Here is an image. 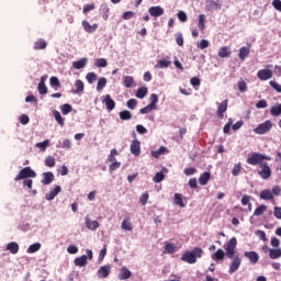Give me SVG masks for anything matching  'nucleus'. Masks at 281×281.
<instances>
[{
  "instance_id": "f257e3e1",
  "label": "nucleus",
  "mask_w": 281,
  "mask_h": 281,
  "mask_svg": "<svg viewBox=\"0 0 281 281\" xmlns=\"http://www.w3.org/2000/svg\"><path fill=\"white\" fill-rule=\"evenodd\" d=\"M203 256V249L201 248H194L191 251H186L181 260L183 262H188V265H194L196 262V258H201Z\"/></svg>"
},
{
  "instance_id": "f03ea898",
  "label": "nucleus",
  "mask_w": 281,
  "mask_h": 281,
  "mask_svg": "<svg viewBox=\"0 0 281 281\" xmlns=\"http://www.w3.org/2000/svg\"><path fill=\"white\" fill-rule=\"evenodd\" d=\"M265 159L267 161H271V157L260 154V153H252L250 155H248L247 158V164H249V166H260L261 164H265Z\"/></svg>"
},
{
  "instance_id": "7ed1b4c3",
  "label": "nucleus",
  "mask_w": 281,
  "mask_h": 281,
  "mask_svg": "<svg viewBox=\"0 0 281 281\" xmlns=\"http://www.w3.org/2000/svg\"><path fill=\"white\" fill-rule=\"evenodd\" d=\"M119 153L117 149H111L110 155L108 156L106 164H109V172H114V170H117L121 168L122 162L117 161Z\"/></svg>"
},
{
  "instance_id": "20e7f679",
  "label": "nucleus",
  "mask_w": 281,
  "mask_h": 281,
  "mask_svg": "<svg viewBox=\"0 0 281 281\" xmlns=\"http://www.w3.org/2000/svg\"><path fill=\"white\" fill-rule=\"evenodd\" d=\"M149 104L143 109H140V113L143 115H146L148 113H150V111H157V109H159V106L157 105L159 103V97L155 93L150 94L149 97Z\"/></svg>"
},
{
  "instance_id": "39448f33",
  "label": "nucleus",
  "mask_w": 281,
  "mask_h": 281,
  "mask_svg": "<svg viewBox=\"0 0 281 281\" xmlns=\"http://www.w3.org/2000/svg\"><path fill=\"white\" fill-rule=\"evenodd\" d=\"M236 247H238V239H236V237H232L224 246L227 258H234L237 255Z\"/></svg>"
},
{
  "instance_id": "423d86ee",
  "label": "nucleus",
  "mask_w": 281,
  "mask_h": 281,
  "mask_svg": "<svg viewBox=\"0 0 281 281\" xmlns=\"http://www.w3.org/2000/svg\"><path fill=\"white\" fill-rule=\"evenodd\" d=\"M86 254L87 255H82L80 257L75 258V267H87V260H93V250L86 249Z\"/></svg>"
},
{
  "instance_id": "0eeeda50",
  "label": "nucleus",
  "mask_w": 281,
  "mask_h": 281,
  "mask_svg": "<svg viewBox=\"0 0 281 281\" xmlns=\"http://www.w3.org/2000/svg\"><path fill=\"white\" fill-rule=\"evenodd\" d=\"M23 179H36V171H34L31 167L23 168L14 178V181H21Z\"/></svg>"
},
{
  "instance_id": "6e6552de",
  "label": "nucleus",
  "mask_w": 281,
  "mask_h": 281,
  "mask_svg": "<svg viewBox=\"0 0 281 281\" xmlns=\"http://www.w3.org/2000/svg\"><path fill=\"white\" fill-rule=\"evenodd\" d=\"M231 260L228 273L229 276L236 273L238 269H240V265H243V258H240V255L237 254L233 258H228Z\"/></svg>"
},
{
  "instance_id": "1a4fd4ad",
  "label": "nucleus",
  "mask_w": 281,
  "mask_h": 281,
  "mask_svg": "<svg viewBox=\"0 0 281 281\" xmlns=\"http://www.w3.org/2000/svg\"><path fill=\"white\" fill-rule=\"evenodd\" d=\"M271 128H273V123L271 121H265L254 130V133H256V135H266Z\"/></svg>"
},
{
  "instance_id": "9d476101",
  "label": "nucleus",
  "mask_w": 281,
  "mask_h": 281,
  "mask_svg": "<svg viewBox=\"0 0 281 281\" xmlns=\"http://www.w3.org/2000/svg\"><path fill=\"white\" fill-rule=\"evenodd\" d=\"M260 170L258 171L259 177L267 181V179L271 178V167H269V164L263 162L259 165Z\"/></svg>"
},
{
  "instance_id": "9b49d317",
  "label": "nucleus",
  "mask_w": 281,
  "mask_h": 281,
  "mask_svg": "<svg viewBox=\"0 0 281 281\" xmlns=\"http://www.w3.org/2000/svg\"><path fill=\"white\" fill-rule=\"evenodd\" d=\"M257 78L261 81L271 80L273 78V71L269 68L258 70Z\"/></svg>"
},
{
  "instance_id": "f8f14e48",
  "label": "nucleus",
  "mask_w": 281,
  "mask_h": 281,
  "mask_svg": "<svg viewBox=\"0 0 281 281\" xmlns=\"http://www.w3.org/2000/svg\"><path fill=\"white\" fill-rule=\"evenodd\" d=\"M102 104H105L108 111H113L115 109V101L111 99V94H105L101 97Z\"/></svg>"
},
{
  "instance_id": "ddd939ff",
  "label": "nucleus",
  "mask_w": 281,
  "mask_h": 281,
  "mask_svg": "<svg viewBox=\"0 0 281 281\" xmlns=\"http://www.w3.org/2000/svg\"><path fill=\"white\" fill-rule=\"evenodd\" d=\"M130 150L134 157H139V155H142V145L139 140L134 139L131 144Z\"/></svg>"
},
{
  "instance_id": "4468645a",
  "label": "nucleus",
  "mask_w": 281,
  "mask_h": 281,
  "mask_svg": "<svg viewBox=\"0 0 281 281\" xmlns=\"http://www.w3.org/2000/svg\"><path fill=\"white\" fill-rule=\"evenodd\" d=\"M110 274H111V266L110 265L102 266L97 271V276L100 279L109 278Z\"/></svg>"
},
{
  "instance_id": "2eb2a0df",
  "label": "nucleus",
  "mask_w": 281,
  "mask_h": 281,
  "mask_svg": "<svg viewBox=\"0 0 281 281\" xmlns=\"http://www.w3.org/2000/svg\"><path fill=\"white\" fill-rule=\"evenodd\" d=\"M244 258H247L249 260L250 265H256L258 260H260V256L256 251H245Z\"/></svg>"
},
{
  "instance_id": "dca6fc26",
  "label": "nucleus",
  "mask_w": 281,
  "mask_h": 281,
  "mask_svg": "<svg viewBox=\"0 0 281 281\" xmlns=\"http://www.w3.org/2000/svg\"><path fill=\"white\" fill-rule=\"evenodd\" d=\"M85 225L87 229H90V232H95V229L100 227V223H98V221H92L89 216L85 217Z\"/></svg>"
},
{
  "instance_id": "f3484780",
  "label": "nucleus",
  "mask_w": 281,
  "mask_h": 281,
  "mask_svg": "<svg viewBox=\"0 0 281 281\" xmlns=\"http://www.w3.org/2000/svg\"><path fill=\"white\" fill-rule=\"evenodd\" d=\"M85 91V82L80 79L75 81V88L71 90V93L75 95H80Z\"/></svg>"
},
{
  "instance_id": "a211bd4d",
  "label": "nucleus",
  "mask_w": 281,
  "mask_h": 281,
  "mask_svg": "<svg viewBox=\"0 0 281 281\" xmlns=\"http://www.w3.org/2000/svg\"><path fill=\"white\" fill-rule=\"evenodd\" d=\"M82 27H83L85 32H87L88 34H93V32H95L98 30V23L90 24L89 21L83 20Z\"/></svg>"
},
{
  "instance_id": "6ab92c4d",
  "label": "nucleus",
  "mask_w": 281,
  "mask_h": 281,
  "mask_svg": "<svg viewBox=\"0 0 281 281\" xmlns=\"http://www.w3.org/2000/svg\"><path fill=\"white\" fill-rule=\"evenodd\" d=\"M60 186H55L53 190H50L48 193H46L45 199L46 201H54L58 194H60Z\"/></svg>"
},
{
  "instance_id": "aec40b11",
  "label": "nucleus",
  "mask_w": 281,
  "mask_h": 281,
  "mask_svg": "<svg viewBox=\"0 0 281 281\" xmlns=\"http://www.w3.org/2000/svg\"><path fill=\"white\" fill-rule=\"evenodd\" d=\"M217 56L220 58H229L232 56V48L229 46H223L218 49Z\"/></svg>"
},
{
  "instance_id": "412c9836",
  "label": "nucleus",
  "mask_w": 281,
  "mask_h": 281,
  "mask_svg": "<svg viewBox=\"0 0 281 281\" xmlns=\"http://www.w3.org/2000/svg\"><path fill=\"white\" fill-rule=\"evenodd\" d=\"M121 229H123V232H133V223L131 222V217H125L122 221Z\"/></svg>"
},
{
  "instance_id": "4be33fe9",
  "label": "nucleus",
  "mask_w": 281,
  "mask_h": 281,
  "mask_svg": "<svg viewBox=\"0 0 281 281\" xmlns=\"http://www.w3.org/2000/svg\"><path fill=\"white\" fill-rule=\"evenodd\" d=\"M225 111H227V100L217 103V115L221 120H223Z\"/></svg>"
},
{
  "instance_id": "5701e85b",
  "label": "nucleus",
  "mask_w": 281,
  "mask_h": 281,
  "mask_svg": "<svg viewBox=\"0 0 281 281\" xmlns=\"http://www.w3.org/2000/svg\"><path fill=\"white\" fill-rule=\"evenodd\" d=\"M148 12L150 14V16H161L164 14V8L156 5V7H150L148 9Z\"/></svg>"
},
{
  "instance_id": "b1692460",
  "label": "nucleus",
  "mask_w": 281,
  "mask_h": 281,
  "mask_svg": "<svg viewBox=\"0 0 281 281\" xmlns=\"http://www.w3.org/2000/svg\"><path fill=\"white\" fill-rule=\"evenodd\" d=\"M87 63H89V59L87 57H83L77 61L72 63L74 69H85L87 67Z\"/></svg>"
},
{
  "instance_id": "393cba45",
  "label": "nucleus",
  "mask_w": 281,
  "mask_h": 281,
  "mask_svg": "<svg viewBox=\"0 0 281 281\" xmlns=\"http://www.w3.org/2000/svg\"><path fill=\"white\" fill-rule=\"evenodd\" d=\"M212 175L209 171L203 172L199 178L200 186H207L210 183Z\"/></svg>"
},
{
  "instance_id": "a878e982",
  "label": "nucleus",
  "mask_w": 281,
  "mask_h": 281,
  "mask_svg": "<svg viewBox=\"0 0 281 281\" xmlns=\"http://www.w3.org/2000/svg\"><path fill=\"white\" fill-rule=\"evenodd\" d=\"M173 205H177L178 207H186V203H183V195L181 193H175Z\"/></svg>"
},
{
  "instance_id": "bb28decb",
  "label": "nucleus",
  "mask_w": 281,
  "mask_h": 281,
  "mask_svg": "<svg viewBox=\"0 0 281 281\" xmlns=\"http://www.w3.org/2000/svg\"><path fill=\"white\" fill-rule=\"evenodd\" d=\"M131 276H133V272H131V270H128V268H126V267L121 268V272L119 273L120 280H128V278H131Z\"/></svg>"
},
{
  "instance_id": "cd10ccee",
  "label": "nucleus",
  "mask_w": 281,
  "mask_h": 281,
  "mask_svg": "<svg viewBox=\"0 0 281 281\" xmlns=\"http://www.w3.org/2000/svg\"><path fill=\"white\" fill-rule=\"evenodd\" d=\"M225 251L223 249H217L214 254L211 255L212 260L218 261V260H225Z\"/></svg>"
},
{
  "instance_id": "c85d7f7f",
  "label": "nucleus",
  "mask_w": 281,
  "mask_h": 281,
  "mask_svg": "<svg viewBox=\"0 0 281 281\" xmlns=\"http://www.w3.org/2000/svg\"><path fill=\"white\" fill-rule=\"evenodd\" d=\"M166 168H162V170L158 171L154 178H153V182L154 183H161V181H164V179H166V175H164V172H166Z\"/></svg>"
},
{
  "instance_id": "c756f323",
  "label": "nucleus",
  "mask_w": 281,
  "mask_h": 281,
  "mask_svg": "<svg viewBox=\"0 0 281 281\" xmlns=\"http://www.w3.org/2000/svg\"><path fill=\"white\" fill-rule=\"evenodd\" d=\"M259 196L262 201H271V199H273V193L271 190L265 189L260 192Z\"/></svg>"
},
{
  "instance_id": "7c9ffc66",
  "label": "nucleus",
  "mask_w": 281,
  "mask_h": 281,
  "mask_svg": "<svg viewBox=\"0 0 281 281\" xmlns=\"http://www.w3.org/2000/svg\"><path fill=\"white\" fill-rule=\"evenodd\" d=\"M268 251L271 260H278V258H281V248H270Z\"/></svg>"
},
{
  "instance_id": "2f4dec72",
  "label": "nucleus",
  "mask_w": 281,
  "mask_h": 281,
  "mask_svg": "<svg viewBox=\"0 0 281 281\" xmlns=\"http://www.w3.org/2000/svg\"><path fill=\"white\" fill-rule=\"evenodd\" d=\"M172 65V61L166 59H159L156 64V69H168Z\"/></svg>"
},
{
  "instance_id": "473e14b6",
  "label": "nucleus",
  "mask_w": 281,
  "mask_h": 281,
  "mask_svg": "<svg viewBox=\"0 0 281 281\" xmlns=\"http://www.w3.org/2000/svg\"><path fill=\"white\" fill-rule=\"evenodd\" d=\"M123 85L126 89H131V87H135V79L133 76H125L123 79Z\"/></svg>"
},
{
  "instance_id": "72a5a7b5",
  "label": "nucleus",
  "mask_w": 281,
  "mask_h": 281,
  "mask_svg": "<svg viewBox=\"0 0 281 281\" xmlns=\"http://www.w3.org/2000/svg\"><path fill=\"white\" fill-rule=\"evenodd\" d=\"M52 181H54V173H52V172H45V173H43L42 183H43L44 186H49V183H52Z\"/></svg>"
},
{
  "instance_id": "f704fd0d",
  "label": "nucleus",
  "mask_w": 281,
  "mask_h": 281,
  "mask_svg": "<svg viewBox=\"0 0 281 281\" xmlns=\"http://www.w3.org/2000/svg\"><path fill=\"white\" fill-rule=\"evenodd\" d=\"M167 153H168V148L161 146V147H159L158 150H153L151 155H153V157H155V159H159V157H161V155H167Z\"/></svg>"
},
{
  "instance_id": "c9c22d12",
  "label": "nucleus",
  "mask_w": 281,
  "mask_h": 281,
  "mask_svg": "<svg viewBox=\"0 0 281 281\" xmlns=\"http://www.w3.org/2000/svg\"><path fill=\"white\" fill-rule=\"evenodd\" d=\"M270 114L273 115V117H279L281 115V103H277L271 106Z\"/></svg>"
},
{
  "instance_id": "e433bc0d",
  "label": "nucleus",
  "mask_w": 281,
  "mask_h": 281,
  "mask_svg": "<svg viewBox=\"0 0 281 281\" xmlns=\"http://www.w3.org/2000/svg\"><path fill=\"white\" fill-rule=\"evenodd\" d=\"M48 147H49V139L35 144V148H38L40 153H45V150H47Z\"/></svg>"
},
{
  "instance_id": "4c0bfd02",
  "label": "nucleus",
  "mask_w": 281,
  "mask_h": 281,
  "mask_svg": "<svg viewBox=\"0 0 281 281\" xmlns=\"http://www.w3.org/2000/svg\"><path fill=\"white\" fill-rule=\"evenodd\" d=\"M7 251L10 254H19V245L15 241H11L7 245Z\"/></svg>"
},
{
  "instance_id": "58836bf2",
  "label": "nucleus",
  "mask_w": 281,
  "mask_h": 281,
  "mask_svg": "<svg viewBox=\"0 0 281 281\" xmlns=\"http://www.w3.org/2000/svg\"><path fill=\"white\" fill-rule=\"evenodd\" d=\"M146 95H148V88H146V87L138 88V90L136 92V98H138L139 100H144V98H146Z\"/></svg>"
},
{
  "instance_id": "ea45409f",
  "label": "nucleus",
  "mask_w": 281,
  "mask_h": 281,
  "mask_svg": "<svg viewBox=\"0 0 281 281\" xmlns=\"http://www.w3.org/2000/svg\"><path fill=\"white\" fill-rule=\"evenodd\" d=\"M108 65H109V61L106 60V58H97L94 60V66L98 67L99 69L108 67Z\"/></svg>"
},
{
  "instance_id": "a19ab883",
  "label": "nucleus",
  "mask_w": 281,
  "mask_h": 281,
  "mask_svg": "<svg viewBox=\"0 0 281 281\" xmlns=\"http://www.w3.org/2000/svg\"><path fill=\"white\" fill-rule=\"evenodd\" d=\"M86 80L89 85H93L98 80V75L95 72H88L86 75Z\"/></svg>"
},
{
  "instance_id": "79ce46f5",
  "label": "nucleus",
  "mask_w": 281,
  "mask_h": 281,
  "mask_svg": "<svg viewBox=\"0 0 281 281\" xmlns=\"http://www.w3.org/2000/svg\"><path fill=\"white\" fill-rule=\"evenodd\" d=\"M177 251V245L172 243H167L165 245V254H175Z\"/></svg>"
},
{
  "instance_id": "37998d69",
  "label": "nucleus",
  "mask_w": 281,
  "mask_h": 281,
  "mask_svg": "<svg viewBox=\"0 0 281 281\" xmlns=\"http://www.w3.org/2000/svg\"><path fill=\"white\" fill-rule=\"evenodd\" d=\"M266 212H267V205L261 204V205H259V206L255 210L254 216H262Z\"/></svg>"
},
{
  "instance_id": "c03bdc74",
  "label": "nucleus",
  "mask_w": 281,
  "mask_h": 281,
  "mask_svg": "<svg viewBox=\"0 0 281 281\" xmlns=\"http://www.w3.org/2000/svg\"><path fill=\"white\" fill-rule=\"evenodd\" d=\"M53 115L56 122L59 123L60 126H65V119H63V115H60V112L55 110L53 111Z\"/></svg>"
},
{
  "instance_id": "a18cd8bd",
  "label": "nucleus",
  "mask_w": 281,
  "mask_h": 281,
  "mask_svg": "<svg viewBox=\"0 0 281 281\" xmlns=\"http://www.w3.org/2000/svg\"><path fill=\"white\" fill-rule=\"evenodd\" d=\"M249 47H241L239 49V60H245V58H247V56H249Z\"/></svg>"
},
{
  "instance_id": "49530a36",
  "label": "nucleus",
  "mask_w": 281,
  "mask_h": 281,
  "mask_svg": "<svg viewBox=\"0 0 281 281\" xmlns=\"http://www.w3.org/2000/svg\"><path fill=\"white\" fill-rule=\"evenodd\" d=\"M41 250V243H35L27 248V254H36V251Z\"/></svg>"
},
{
  "instance_id": "de8ad7c7",
  "label": "nucleus",
  "mask_w": 281,
  "mask_h": 281,
  "mask_svg": "<svg viewBox=\"0 0 281 281\" xmlns=\"http://www.w3.org/2000/svg\"><path fill=\"white\" fill-rule=\"evenodd\" d=\"M104 87H106V78L104 77H101L99 78L98 80V83H97V91H102V89H104Z\"/></svg>"
},
{
  "instance_id": "09e8293b",
  "label": "nucleus",
  "mask_w": 281,
  "mask_h": 281,
  "mask_svg": "<svg viewBox=\"0 0 281 281\" xmlns=\"http://www.w3.org/2000/svg\"><path fill=\"white\" fill-rule=\"evenodd\" d=\"M47 47V42L45 40H37L34 45V49H45Z\"/></svg>"
},
{
  "instance_id": "8fccbe9b",
  "label": "nucleus",
  "mask_w": 281,
  "mask_h": 281,
  "mask_svg": "<svg viewBox=\"0 0 281 281\" xmlns=\"http://www.w3.org/2000/svg\"><path fill=\"white\" fill-rule=\"evenodd\" d=\"M71 111H74V108L70 104L65 103L64 105H61L63 115H69Z\"/></svg>"
},
{
  "instance_id": "3c124183",
  "label": "nucleus",
  "mask_w": 281,
  "mask_h": 281,
  "mask_svg": "<svg viewBox=\"0 0 281 281\" xmlns=\"http://www.w3.org/2000/svg\"><path fill=\"white\" fill-rule=\"evenodd\" d=\"M106 257V246H104L100 252H99V257H98V262L99 265H102V262L104 261V258Z\"/></svg>"
},
{
  "instance_id": "603ef678",
  "label": "nucleus",
  "mask_w": 281,
  "mask_h": 281,
  "mask_svg": "<svg viewBox=\"0 0 281 281\" xmlns=\"http://www.w3.org/2000/svg\"><path fill=\"white\" fill-rule=\"evenodd\" d=\"M241 168L243 167L240 166V162L235 164L234 167H233V170H232L233 177H238L240 175Z\"/></svg>"
},
{
  "instance_id": "864d4df0",
  "label": "nucleus",
  "mask_w": 281,
  "mask_h": 281,
  "mask_svg": "<svg viewBox=\"0 0 281 281\" xmlns=\"http://www.w3.org/2000/svg\"><path fill=\"white\" fill-rule=\"evenodd\" d=\"M199 29L201 30V32H203V30H205V14H200L199 15Z\"/></svg>"
},
{
  "instance_id": "5fc2aeb1",
  "label": "nucleus",
  "mask_w": 281,
  "mask_h": 281,
  "mask_svg": "<svg viewBox=\"0 0 281 281\" xmlns=\"http://www.w3.org/2000/svg\"><path fill=\"white\" fill-rule=\"evenodd\" d=\"M45 164L48 168H54V166H56V159H54L52 156H48L45 159Z\"/></svg>"
},
{
  "instance_id": "6e6d98bb",
  "label": "nucleus",
  "mask_w": 281,
  "mask_h": 281,
  "mask_svg": "<svg viewBox=\"0 0 281 281\" xmlns=\"http://www.w3.org/2000/svg\"><path fill=\"white\" fill-rule=\"evenodd\" d=\"M210 47V42L207 40H202L198 43V49H207Z\"/></svg>"
},
{
  "instance_id": "4d7b16f0",
  "label": "nucleus",
  "mask_w": 281,
  "mask_h": 281,
  "mask_svg": "<svg viewBox=\"0 0 281 281\" xmlns=\"http://www.w3.org/2000/svg\"><path fill=\"white\" fill-rule=\"evenodd\" d=\"M37 91H38V93H41V95H46L47 86H45V83H38Z\"/></svg>"
},
{
  "instance_id": "13d9d810",
  "label": "nucleus",
  "mask_w": 281,
  "mask_h": 281,
  "mask_svg": "<svg viewBox=\"0 0 281 281\" xmlns=\"http://www.w3.org/2000/svg\"><path fill=\"white\" fill-rule=\"evenodd\" d=\"M120 117L121 120H131V117H133V114H131V112L125 110L120 112Z\"/></svg>"
},
{
  "instance_id": "bf43d9fd",
  "label": "nucleus",
  "mask_w": 281,
  "mask_h": 281,
  "mask_svg": "<svg viewBox=\"0 0 281 281\" xmlns=\"http://www.w3.org/2000/svg\"><path fill=\"white\" fill-rule=\"evenodd\" d=\"M270 87H272V89H274V91H277L278 93H281V85L276 82L274 80H271L269 82Z\"/></svg>"
},
{
  "instance_id": "052dcab7",
  "label": "nucleus",
  "mask_w": 281,
  "mask_h": 281,
  "mask_svg": "<svg viewBox=\"0 0 281 281\" xmlns=\"http://www.w3.org/2000/svg\"><path fill=\"white\" fill-rule=\"evenodd\" d=\"M148 199H149L148 192H145L140 195L139 203L143 205H146V203H148Z\"/></svg>"
},
{
  "instance_id": "680f3d73",
  "label": "nucleus",
  "mask_w": 281,
  "mask_h": 281,
  "mask_svg": "<svg viewBox=\"0 0 281 281\" xmlns=\"http://www.w3.org/2000/svg\"><path fill=\"white\" fill-rule=\"evenodd\" d=\"M238 89L241 93H245V91H247V82H245V80H240L238 82Z\"/></svg>"
},
{
  "instance_id": "e2e57ef3",
  "label": "nucleus",
  "mask_w": 281,
  "mask_h": 281,
  "mask_svg": "<svg viewBox=\"0 0 281 281\" xmlns=\"http://www.w3.org/2000/svg\"><path fill=\"white\" fill-rule=\"evenodd\" d=\"M49 82L50 87H60V80H58L57 77H50Z\"/></svg>"
},
{
  "instance_id": "0e129e2a",
  "label": "nucleus",
  "mask_w": 281,
  "mask_h": 281,
  "mask_svg": "<svg viewBox=\"0 0 281 281\" xmlns=\"http://www.w3.org/2000/svg\"><path fill=\"white\" fill-rule=\"evenodd\" d=\"M68 254L76 255L78 254V248L76 245H69L67 248Z\"/></svg>"
},
{
  "instance_id": "69168bd1",
  "label": "nucleus",
  "mask_w": 281,
  "mask_h": 281,
  "mask_svg": "<svg viewBox=\"0 0 281 281\" xmlns=\"http://www.w3.org/2000/svg\"><path fill=\"white\" fill-rule=\"evenodd\" d=\"M273 214H274L276 218L281 221V207L280 206H274Z\"/></svg>"
},
{
  "instance_id": "338daca9",
  "label": "nucleus",
  "mask_w": 281,
  "mask_h": 281,
  "mask_svg": "<svg viewBox=\"0 0 281 281\" xmlns=\"http://www.w3.org/2000/svg\"><path fill=\"white\" fill-rule=\"evenodd\" d=\"M127 106L132 110H134L137 106V100L131 99L127 101Z\"/></svg>"
},
{
  "instance_id": "774afa93",
  "label": "nucleus",
  "mask_w": 281,
  "mask_h": 281,
  "mask_svg": "<svg viewBox=\"0 0 281 281\" xmlns=\"http://www.w3.org/2000/svg\"><path fill=\"white\" fill-rule=\"evenodd\" d=\"M272 5L278 10V12H281V0H273Z\"/></svg>"
}]
</instances>
